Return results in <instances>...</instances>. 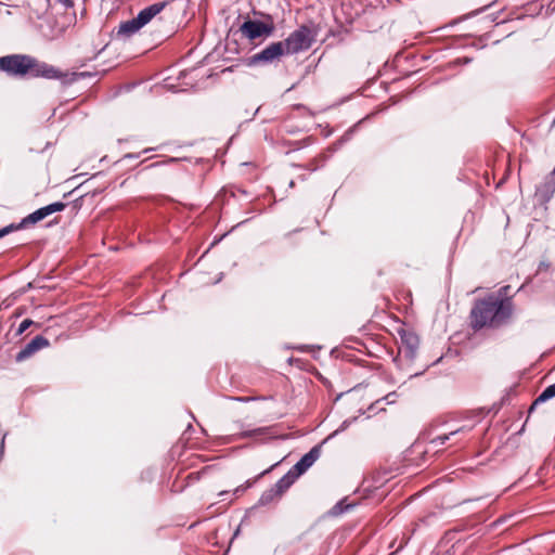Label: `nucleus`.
Segmentation results:
<instances>
[{"mask_svg": "<svg viewBox=\"0 0 555 555\" xmlns=\"http://www.w3.org/2000/svg\"><path fill=\"white\" fill-rule=\"evenodd\" d=\"M0 69L12 77L29 76L34 78L60 79L66 83L91 76L89 72L64 74L56 67L27 54H10L0 57Z\"/></svg>", "mask_w": 555, "mask_h": 555, "instance_id": "nucleus-1", "label": "nucleus"}, {"mask_svg": "<svg viewBox=\"0 0 555 555\" xmlns=\"http://www.w3.org/2000/svg\"><path fill=\"white\" fill-rule=\"evenodd\" d=\"M509 286L500 288L499 295L490 294L475 302L470 311V324L474 330L500 328L507 324L514 311L511 298H504Z\"/></svg>", "mask_w": 555, "mask_h": 555, "instance_id": "nucleus-2", "label": "nucleus"}, {"mask_svg": "<svg viewBox=\"0 0 555 555\" xmlns=\"http://www.w3.org/2000/svg\"><path fill=\"white\" fill-rule=\"evenodd\" d=\"M314 37L315 34L306 25L295 29L284 41H282L286 50V55L310 49L314 41Z\"/></svg>", "mask_w": 555, "mask_h": 555, "instance_id": "nucleus-3", "label": "nucleus"}, {"mask_svg": "<svg viewBox=\"0 0 555 555\" xmlns=\"http://www.w3.org/2000/svg\"><path fill=\"white\" fill-rule=\"evenodd\" d=\"M285 54L286 50L282 41L271 42L263 50L250 56L248 65L270 64L279 61Z\"/></svg>", "mask_w": 555, "mask_h": 555, "instance_id": "nucleus-4", "label": "nucleus"}, {"mask_svg": "<svg viewBox=\"0 0 555 555\" xmlns=\"http://www.w3.org/2000/svg\"><path fill=\"white\" fill-rule=\"evenodd\" d=\"M240 30L249 40H255L261 37H270L274 31V25L258 20H247L241 25Z\"/></svg>", "mask_w": 555, "mask_h": 555, "instance_id": "nucleus-5", "label": "nucleus"}, {"mask_svg": "<svg viewBox=\"0 0 555 555\" xmlns=\"http://www.w3.org/2000/svg\"><path fill=\"white\" fill-rule=\"evenodd\" d=\"M49 345L50 343L46 337L37 335L16 353L15 359L17 362H22Z\"/></svg>", "mask_w": 555, "mask_h": 555, "instance_id": "nucleus-6", "label": "nucleus"}, {"mask_svg": "<svg viewBox=\"0 0 555 555\" xmlns=\"http://www.w3.org/2000/svg\"><path fill=\"white\" fill-rule=\"evenodd\" d=\"M418 345L420 339L414 333L404 332L401 335L400 353H403L408 360L413 361L416 357Z\"/></svg>", "mask_w": 555, "mask_h": 555, "instance_id": "nucleus-7", "label": "nucleus"}, {"mask_svg": "<svg viewBox=\"0 0 555 555\" xmlns=\"http://www.w3.org/2000/svg\"><path fill=\"white\" fill-rule=\"evenodd\" d=\"M555 193V178L553 175L545 178L535 190V197L540 203H547Z\"/></svg>", "mask_w": 555, "mask_h": 555, "instance_id": "nucleus-8", "label": "nucleus"}, {"mask_svg": "<svg viewBox=\"0 0 555 555\" xmlns=\"http://www.w3.org/2000/svg\"><path fill=\"white\" fill-rule=\"evenodd\" d=\"M168 4V1H162L153 3L143 10L138 15V22L140 21L144 26L147 25L157 14H159Z\"/></svg>", "mask_w": 555, "mask_h": 555, "instance_id": "nucleus-9", "label": "nucleus"}, {"mask_svg": "<svg viewBox=\"0 0 555 555\" xmlns=\"http://www.w3.org/2000/svg\"><path fill=\"white\" fill-rule=\"evenodd\" d=\"M43 219L44 218L42 217L41 212H39V210L37 209L34 212L26 216L25 218H23L18 223H11L9 225H5V228L10 230V233H12L14 231L25 229L30 224H35Z\"/></svg>", "mask_w": 555, "mask_h": 555, "instance_id": "nucleus-10", "label": "nucleus"}, {"mask_svg": "<svg viewBox=\"0 0 555 555\" xmlns=\"http://www.w3.org/2000/svg\"><path fill=\"white\" fill-rule=\"evenodd\" d=\"M144 25L137 17L120 23L117 36L128 38L139 31Z\"/></svg>", "mask_w": 555, "mask_h": 555, "instance_id": "nucleus-11", "label": "nucleus"}, {"mask_svg": "<svg viewBox=\"0 0 555 555\" xmlns=\"http://www.w3.org/2000/svg\"><path fill=\"white\" fill-rule=\"evenodd\" d=\"M555 397V383L547 386L539 396L538 398L533 401V403L531 404V406L529 408V414L532 413V411L535 409V406L540 403H544L546 402L547 400L552 399Z\"/></svg>", "mask_w": 555, "mask_h": 555, "instance_id": "nucleus-12", "label": "nucleus"}, {"mask_svg": "<svg viewBox=\"0 0 555 555\" xmlns=\"http://www.w3.org/2000/svg\"><path fill=\"white\" fill-rule=\"evenodd\" d=\"M321 455V446H314L311 448V450L306 453L299 461L301 462L302 466H306L307 469H309L314 462L320 457Z\"/></svg>", "mask_w": 555, "mask_h": 555, "instance_id": "nucleus-13", "label": "nucleus"}, {"mask_svg": "<svg viewBox=\"0 0 555 555\" xmlns=\"http://www.w3.org/2000/svg\"><path fill=\"white\" fill-rule=\"evenodd\" d=\"M296 481L293 474H289L288 472L280 478L272 487L275 490H279L278 492L283 495L284 492H286L291 486Z\"/></svg>", "mask_w": 555, "mask_h": 555, "instance_id": "nucleus-14", "label": "nucleus"}, {"mask_svg": "<svg viewBox=\"0 0 555 555\" xmlns=\"http://www.w3.org/2000/svg\"><path fill=\"white\" fill-rule=\"evenodd\" d=\"M354 507L353 503H347V499H343L338 501L330 511L328 515L332 517H337L351 511Z\"/></svg>", "mask_w": 555, "mask_h": 555, "instance_id": "nucleus-15", "label": "nucleus"}, {"mask_svg": "<svg viewBox=\"0 0 555 555\" xmlns=\"http://www.w3.org/2000/svg\"><path fill=\"white\" fill-rule=\"evenodd\" d=\"M279 490H275L273 487L266 490L259 498L257 505L259 506H266L273 501L278 500L282 495L278 492Z\"/></svg>", "mask_w": 555, "mask_h": 555, "instance_id": "nucleus-16", "label": "nucleus"}, {"mask_svg": "<svg viewBox=\"0 0 555 555\" xmlns=\"http://www.w3.org/2000/svg\"><path fill=\"white\" fill-rule=\"evenodd\" d=\"M65 208H66L65 203L55 202V203L49 204L44 207H41L38 210H39V212H41L43 218H47L48 216H50L54 212L63 211Z\"/></svg>", "mask_w": 555, "mask_h": 555, "instance_id": "nucleus-17", "label": "nucleus"}, {"mask_svg": "<svg viewBox=\"0 0 555 555\" xmlns=\"http://www.w3.org/2000/svg\"><path fill=\"white\" fill-rule=\"evenodd\" d=\"M270 430L269 427H259L250 430H244L237 435L238 439L253 438L267 434Z\"/></svg>", "mask_w": 555, "mask_h": 555, "instance_id": "nucleus-18", "label": "nucleus"}, {"mask_svg": "<svg viewBox=\"0 0 555 555\" xmlns=\"http://www.w3.org/2000/svg\"><path fill=\"white\" fill-rule=\"evenodd\" d=\"M464 428H460V429H456V430H453L451 433H449L448 435H441V436H438L436 437L435 439L431 440V443L436 444V446H442L446 443L447 440L450 439L451 436H454L456 435L457 433L462 431Z\"/></svg>", "mask_w": 555, "mask_h": 555, "instance_id": "nucleus-19", "label": "nucleus"}, {"mask_svg": "<svg viewBox=\"0 0 555 555\" xmlns=\"http://www.w3.org/2000/svg\"><path fill=\"white\" fill-rule=\"evenodd\" d=\"M308 469L306 466H302L301 462L298 461L289 470V474H293L294 478L297 479L300 475L306 473Z\"/></svg>", "mask_w": 555, "mask_h": 555, "instance_id": "nucleus-20", "label": "nucleus"}, {"mask_svg": "<svg viewBox=\"0 0 555 555\" xmlns=\"http://www.w3.org/2000/svg\"><path fill=\"white\" fill-rule=\"evenodd\" d=\"M34 324V321L30 320V319H25L21 322V324L18 325V328L16 331V334L17 335H22L30 325Z\"/></svg>", "mask_w": 555, "mask_h": 555, "instance_id": "nucleus-21", "label": "nucleus"}, {"mask_svg": "<svg viewBox=\"0 0 555 555\" xmlns=\"http://www.w3.org/2000/svg\"><path fill=\"white\" fill-rule=\"evenodd\" d=\"M351 422H352V421H350V420H345V421L340 424V426H339V427H338V428H337V429H336V430H335V431H334V433H333V434H332L327 439H330L331 437H333V436H335V435H337V434H339V433H341V431L346 430V429L349 427V425L351 424Z\"/></svg>", "mask_w": 555, "mask_h": 555, "instance_id": "nucleus-22", "label": "nucleus"}, {"mask_svg": "<svg viewBox=\"0 0 555 555\" xmlns=\"http://www.w3.org/2000/svg\"><path fill=\"white\" fill-rule=\"evenodd\" d=\"M7 433H4L2 435V438H1V441H0V460L2 459L3 454H4V447H5V438H7Z\"/></svg>", "mask_w": 555, "mask_h": 555, "instance_id": "nucleus-23", "label": "nucleus"}, {"mask_svg": "<svg viewBox=\"0 0 555 555\" xmlns=\"http://www.w3.org/2000/svg\"><path fill=\"white\" fill-rule=\"evenodd\" d=\"M173 162H177V158H169L167 162H156V163H153L149 166V168H153V167H159V166H163L167 163H173Z\"/></svg>", "mask_w": 555, "mask_h": 555, "instance_id": "nucleus-24", "label": "nucleus"}, {"mask_svg": "<svg viewBox=\"0 0 555 555\" xmlns=\"http://www.w3.org/2000/svg\"><path fill=\"white\" fill-rule=\"evenodd\" d=\"M306 169L310 171H314L318 169L317 159H313L311 163L305 166Z\"/></svg>", "mask_w": 555, "mask_h": 555, "instance_id": "nucleus-25", "label": "nucleus"}, {"mask_svg": "<svg viewBox=\"0 0 555 555\" xmlns=\"http://www.w3.org/2000/svg\"><path fill=\"white\" fill-rule=\"evenodd\" d=\"M397 397V393L393 391V392H389L386 397H385V400L387 401V403H393L395 402V399Z\"/></svg>", "mask_w": 555, "mask_h": 555, "instance_id": "nucleus-26", "label": "nucleus"}, {"mask_svg": "<svg viewBox=\"0 0 555 555\" xmlns=\"http://www.w3.org/2000/svg\"><path fill=\"white\" fill-rule=\"evenodd\" d=\"M59 2H61L65 8H70L74 5L73 0H59Z\"/></svg>", "mask_w": 555, "mask_h": 555, "instance_id": "nucleus-27", "label": "nucleus"}, {"mask_svg": "<svg viewBox=\"0 0 555 555\" xmlns=\"http://www.w3.org/2000/svg\"><path fill=\"white\" fill-rule=\"evenodd\" d=\"M233 399L236 401H240V402H248L250 400H254V398H251V397H235Z\"/></svg>", "mask_w": 555, "mask_h": 555, "instance_id": "nucleus-28", "label": "nucleus"}, {"mask_svg": "<svg viewBox=\"0 0 555 555\" xmlns=\"http://www.w3.org/2000/svg\"><path fill=\"white\" fill-rule=\"evenodd\" d=\"M10 234V230L7 229L5 227H3L2 229H0V238Z\"/></svg>", "mask_w": 555, "mask_h": 555, "instance_id": "nucleus-29", "label": "nucleus"}, {"mask_svg": "<svg viewBox=\"0 0 555 555\" xmlns=\"http://www.w3.org/2000/svg\"><path fill=\"white\" fill-rule=\"evenodd\" d=\"M140 154L128 153L124 156V158H138Z\"/></svg>", "mask_w": 555, "mask_h": 555, "instance_id": "nucleus-30", "label": "nucleus"}, {"mask_svg": "<svg viewBox=\"0 0 555 555\" xmlns=\"http://www.w3.org/2000/svg\"><path fill=\"white\" fill-rule=\"evenodd\" d=\"M422 374H423V372H416V373L412 374L411 377H416V376H420Z\"/></svg>", "mask_w": 555, "mask_h": 555, "instance_id": "nucleus-31", "label": "nucleus"}, {"mask_svg": "<svg viewBox=\"0 0 555 555\" xmlns=\"http://www.w3.org/2000/svg\"><path fill=\"white\" fill-rule=\"evenodd\" d=\"M153 150L154 149H145V150L142 151V153H147V152L153 151Z\"/></svg>", "mask_w": 555, "mask_h": 555, "instance_id": "nucleus-32", "label": "nucleus"}, {"mask_svg": "<svg viewBox=\"0 0 555 555\" xmlns=\"http://www.w3.org/2000/svg\"><path fill=\"white\" fill-rule=\"evenodd\" d=\"M427 369H429V365H426V367H424L422 372H426Z\"/></svg>", "mask_w": 555, "mask_h": 555, "instance_id": "nucleus-33", "label": "nucleus"}, {"mask_svg": "<svg viewBox=\"0 0 555 555\" xmlns=\"http://www.w3.org/2000/svg\"><path fill=\"white\" fill-rule=\"evenodd\" d=\"M427 369H429V365H426V367H424L422 372H426Z\"/></svg>", "mask_w": 555, "mask_h": 555, "instance_id": "nucleus-34", "label": "nucleus"}, {"mask_svg": "<svg viewBox=\"0 0 555 555\" xmlns=\"http://www.w3.org/2000/svg\"><path fill=\"white\" fill-rule=\"evenodd\" d=\"M427 369H429V365H426V367H424L422 372H426Z\"/></svg>", "mask_w": 555, "mask_h": 555, "instance_id": "nucleus-35", "label": "nucleus"}]
</instances>
